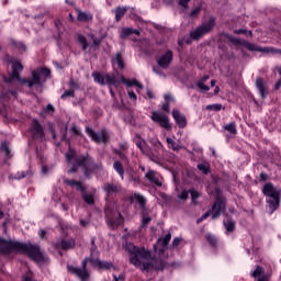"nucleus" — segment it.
Returning a JSON list of instances; mask_svg holds the SVG:
<instances>
[{"mask_svg": "<svg viewBox=\"0 0 281 281\" xmlns=\"http://www.w3.org/2000/svg\"><path fill=\"white\" fill-rule=\"evenodd\" d=\"M12 69L13 72L11 76L5 79V82H20L21 85H27L29 89H32V87H36L37 89H41L43 85L47 81V78H49V69L47 68H38L36 70L32 71V79H20L19 71H23V65L19 59H12Z\"/></svg>", "mask_w": 281, "mask_h": 281, "instance_id": "1", "label": "nucleus"}, {"mask_svg": "<svg viewBox=\"0 0 281 281\" xmlns=\"http://www.w3.org/2000/svg\"><path fill=\"white\" fill-rule=\"evenodd\" d=\"M0 243L2 247H4L2 250L4 254L5 251H21L31 257L37 265H43V262H45V256H43V252H41V249L37 246L12 240H1Z\"/></svg>", "mask_w": 281, "mask_h": 281, "instance_id": "2", "label": "nucleus"}, {"mask_svg": "<svg viewBox=\"0 0 281 281\" xmlns=\"http://www.w3.org/2000/svg\"><path fill=\"white\" fill-rule=\"evenodd\" d=\"M92 265V267H97V269H113V263L109 261H101V260H95L92 258H86L82 261V268H76L74 266H68V271L70 273H75L78 278H80L81 281H88L89 280V272H87V265Z\"/></svg>", "mask_w": 281, "mask_h": 281, "instance_id": "3", "label": "nucleus"}, {"mask_svg": "<svg viewBox=\"0 0 281 281\" xmlns=\"http://www.w3.org/2000/svg\"><path fill=\"white\" fill-rule=\"evenodd\" d=\"M262 192L266 196V202L268 203V209L270 214H273L278 207H280V189L276 188L271 183H266Z\"/></svg>", "mask_w": 281, "mask_h": 281, "instance_id": "4", "label": "nucleus"}, {"mask_svg": "<svg viewBox=\"0 0 281 281\" xmlns=\"http://www.w3.org/2000/svg\"><path fill=\"white\" fill-rule=\"evenodd\" d=\"M142 262H143V269L150 271V269H164L165 263L161 259H155L153 258V255L146 249L143 248L142 250Z\"/></svg>", "mask_w": 281, "mask_h": 281, "instance_id": "5", "label": "nucleus"}, {"mask_svg": "<svg viewBox=\"0 0 281 281\" xmlns=\"http://www.w3.org/2000/svg\"><path fill=\"white\" fill-rule=\"evenodd\" d=\"M214 18H211L207 22L203 23L198 29L191 31V38H193V41H199V38L205 36V34H210V32L214 30Z\"/></svg>", "mask_w": 281, "mask_h": 281, "instance_id": "6", "label": "nucleus"}, {"mask_svg": "<svg viewBox=\"0 0 281 281\" xmlns=\"http://www.w3.org/2000/svg\"><path fill=\"white\" fill-rule=\"evenodd\" d=\"M225 200L217 199L212 209L198 220V223L205 221L209 216H212V218H218V216L225 212Z\"/></svg>", "mask_w": 281, "mask_h": 281, "instance_id": "7", "label": "nucleus"}, {"mask_svg": "<svg viewBox=\"0 0 281 281\" xmlns=\"http://www.w3.org/2000/svg\"><path fill=\"white\" fill-rule=\"evenodd\" d=\"M130 262L137 269H142V250L133 244L128 245Z\"/></svg>", "mask_w": 281, "mask_h": 281, "instance_id": "8", "label": "nucleus"}, {"mask_svg": "<svg viewBox=\"0 0 281 281\" xmlns=\"http://www.w3.org/2000/svg\"><path fill=\"white\" fill-rule=\"evenodd\" d=\"M151 120L153 122L159 124L161 128H166V131H170V128H172V125L170 124V119L168 117V115L161 112H153Z\"/></svg>", "mask_w": 281, "mask_h": 281, "instance_id": "9", "label": "nucleus"}, {"mask_svg": "<svg viewBox=\"0 0 281 281\" xmlns=\"http://www.w3.org/2000/svg\"><path fill=\"white\" fill-rule=\"evenodd\" d=\"M86 131L89 137H91V139L97 144H104L109 142V133H106V131H101L100 134H95V132L90 127H87Z\"/></svg>", "mask_w": 281, "mask_h": 281, "instance_id": "10", "label": "nucleus"}, {"mask_svg": "<svg viewBox=\"0 0 281 281\" xmlns=\"http://www.w3.org/2000/svg\"><path fill=\"white\" fill-rule=\"evenodd\" d=\"M171 238H172V235L170 233L165 235V237L159 238L157 244L155 245L156 254L161 256V254H164V251L168 249V244L170 243Z\"/></svg>", "mask_w": 281, "mask_h": 281, "instance_id": "11", "label": "nucleus"}, {"mask_svg": "<svg viewBox=\"0 0 281 281\" xmlns=\"http://www.w3.org/2000/svg\"><path fill=\"white\" fill-rule=\"evenodd\" d=\"M92 78L94 79V82H97V85H115L114 76L93 72Z\"/></svg>", "mask_w": 281, "mask_h": 281, "instance_id": "12", "label": "nucleus"}, {"mask_svg": "<svg viewBox=\"0 0 281 281\" xmlns=\"http://www.w3.org/2000/svg\"><path fill=\"white\" fill-rule=\"evenodd\" d=\"M241 45L243 47H246V49H249V52H261L262 54H270L271 52H273V48L259 47L258 45L251 44L247 41H243Z\"/></svg>", "mask_w": 281, "mask_h": 281, "instance_id": "13", "label": "nucleus"}, {"mask_svg": "<svg viewBox=\"0 0 281 281\" xmlns=\"http://www.w3.org/2000/svg\"><path fill=\"white\" fill-rule=\"evenodd\" d=\"M172 117L175 122L178 124L179 128H186V126H188V121L186 120V115L181 114L179 110L172 111Z\"/></svg>", "mask_w": 281, "mask_h": 281, "instance_id": "14", "label": "nucleus"}, {"mask_svg": "<svg viewBox=\"0 0 281 281\" xmlns=\"http://www.w3.org/2000/svg\"><path fill=\"white\" fill-rule=\"evenodd\" d=\"M145 177L146 179H148V181H150V183H154L158 188H161V177L159 176V173L153 170H148Z\"/></svg>", "mask_w": 281, "mask_h": 281, "instance_id": "15", "label": "nucleus"}, {"mask_svg": "<svg viewBox=\"0 0 281 281\" xmlns=\"http://www.w3.org/2000/svg\"><path fill=\"white\" fill-rule=\"evenodd\" d=\"M170 63H172V50H168L165 55L158 58V65L164 69H166Z\"/></svg>", "mask_w": 281, "mask_h": 281, "instance_id": "16", "label": "nucleus"}, {"mask_svg": "<svg viewBox=\"0 0 281 281\" xmlns=\"http://www.w3.org/2000/svg\"><path fill=\"white\" fill-rule=\"evenodd\" d=\"M251 276L258 281H269V276L265 274L262 267L258 266Z\"/></svg>", "mask_w": 281, "mask_h": 281, "instance_id": "17", "label": "nucleus"}, {"mask_svg": "<svg viewBox=\"0 0 281 281\" xmlns=\"http://www.w3.org/2000/svg\"><path fill=\"white\" fill-rule=\"evenodd\" d=\"M58 249H74L76 247V240L74 238L61 239L59 244H56Z\"/></svg>", "mask_w": 281, "mask_h": 281, "instance_id": "18", "label": "nucleus"}, {"mask_svg": "<svg viewBox=\"0 0 281 281\" xmlns=\"http://www.w3.org/2000/svg\"><path fill=\"white\" fill-rule=\"evenodd\" d=\"M256 86L261 98H267V83H265V80H262V78H257Z\"/></svg>", "mask_w": 281, "mask_h": 281, "instance_id": "19", "label": "nucleus"}, {"mask_svg": "<svg viewBox=\"0 0 281 281\" xmlns=\"http://www.w3.org/2000/svg\"><path fill=\"white\" fill-rule=\"evenodd\" d=\"M87 161H89V157L76 158V164L74 165V167L71 169L68 170V172H76V170H78L79 166H82L85 168V166H87Z\"/></svg>", "mask_w": 281, "mask_h": 281, "instance_id": "20", "label": "nucleus"}, {"mask_svg": "<svg viewBox=\"0 0 281 281\" xmlns=\"http://www.w3.org/2000/svg\"><path fill=\"white\" fill-rule=\"evenodd\" d=\"M32 133H34L36 137H43V127H41V124H38L36 120L32 122Z\"/></svg>", "mask_w": 281, "mask_h": 281, "instance_id": "21", "label": "nucleus"}, {"mask_svg": "<svg viewBox=\"0 0 281 281\" xmlns=\"http://www.w3.org/2000/svg\"><path fill=\"white\" fill-rule=\"evenodd\" d=\"M104 192H106V194H115V192H120L121 188L120 186H115V184H104L103 187Z\"/></svg>", "mask_w": 281, "mask_h": 281, "instance_id": "22", "label": "nucleus"}, {"mask_svg": "<svg viewBox=\"0 0 281 281\" xmlns=\"http://www.w3.org/2000/svg\"><path fill=\"white\" fill-rule=\"evenodd\" d=\"M64 183L66 186H70V188H74L75 190H79L80 192L85 191V187L80 182H76L75 180H65Z\"/></svg>", "mask_w": 281, "mask_h": 281, "instance_id": "23", "label": "nucleus"}, {"mask_svg": "<svg viewBox=\"0 0 281 281\" xmlns=\"http://www.w3.org/2000/svg\"><path fill=\"white\" fill-rule=\"evenodd\" d=\"M112 65L116 66L119 69H124V60L122 59V55L116 54L112 58Z\"/></svg>", "mask_w": 281, "mask_h": 281, "instance_id": "24", "label": "nucleus"}, {"mask_svg": "<svg viewBox=\"0 0 281 281\" xmlns=\"http://www.w3.org/2000/svg\"><path fill=\"white\" fill-rule=\"evenodd\" d=\"M133 34H136V36H139V31L133 30V29H123L121 31V38H126V36H133Z\"/></svg>", "mask_w": 281, "mask_h": 281, "instance_id": "25", "label": "nucleus"}, {"mask_svg": "<svg viewBox=\"0 0 281 281\" xmlns=\"http://www.w3.org/2000/svg\"><path fill=\"white\" fill-rule=\"evenodd\" d=\"M165 101H166V103H164L162 110L166 111L167 113H169L170 112V103L175 101V98L172 97V94H165Z\"/></svg>", "mask_w": 281, "mask_h": 281, "instance_id": "26", "label": "nucleus"}, {"mask_svg": "<svg viewBox=\"0 0 281 281\" xmlns=\"http://www.w3.org/2000/svg\"><path fill=\"white\" fill-rule=\"evenodd\" d=\"M167 144L169 148H172L173 150H182L183 146L177 142H175L172 138L167 137Z\"/></svg>", "mask_w": 281, "mask_h": 281, "instance_id": "27", "label": "nucleus"}, {"mask_svg": "<svg viewBox=\"0 0 281 281\" xmlns=\"http://www.w3.org/2000/svg\"><path fill=\"white\" fill-rule=\"evenodd\" d=\"M223 128L224 131H227V133H231V135H236V133H238L235 122H231L229 124L224 125Z\"/></svg>", "mask_w": 281, "mask_h": 281, "instance_id": "28", "label": "nucleus"}, {"mask_svg": "<svg viewBox=\"0 0 281 281\" xmlns=\"http://www.w3.org/2000/svg\"><path fill=\"white\" fill-rule=\"evenodd\" d=\"M224 227L226 228V232H233L236 227V223H234V220L226 218L224 220Z\"/></svg>", "mask_w": 281, "mask_h": 281, "instance_id": "29", "label": "nucleus"}, {"mask_svg": "<svg viewBox=\"0 0 281 281\" xmlns=\"http://www.w3.org/2000/svg\"><path fill=\"white\" fill-rule=\"evenodd\" d=\"M122 223H124V218H122V215H120V213H117L115 220H110L111 227H120Z\"/></svg>", "mask_w": 281, "mask_h": 281, "instance_id": "30", "label": "nucleus"}, {"mask_svg": "<svg viewBox=\"0 0 281 281\" xmlns=\"http://www.w3.org/2000/svg\"><path fill=\"white\" fill-rule=\"evenodd\" d=\"M128 9L126 8H117L115 9L114 13H115V20L116 21H121L122 20V16H124V14H126V11Z\"/></svg>", "mask_w": 281, "mask_h": 281, "instance_id": "31", "label": "nucleus"}, {"mask_svg": "<svg viewBox=\"0 0 281 281\" xmlns=\"http://www.w3.org/2000/svg\"><path fill=\"white\" fill-rule=\"evenodd\" d=\"M77 19L78 21H91L93 16L90 13L78 12Z\"/></svg>", "mask_w": 281, "mask_h": 281, "instance_id": "32", "label": "nucleus"}, {"mask_svg": "<svg viewBox=\"0 0 281 281\" xmlns=\"http://www.w3.org/2000/svg\"><path fill=\"white\" fill-rule=\"evenodd\" d=\"M113 168L120 175L121 179H124V169L122 168V164H120V161H115Z\"/></svg>", "mask_w": 281, "mask_h": 281, "instance_id": "33", "label": "nucleus"}, {"mask_svg": "<svg viewBox=\"0 0 281 281\" xmlns=\"http://www.w3.org/2000/svg\"><path fill=\"white\" fill-rule=\"evenodd\" d=\"M121 80L123 85H126V87H137V80L135 79H126L124 77H121Z\"/></svg>", "mask_w": 281, "mask_h": 281, "instance_id": "34", "label": "nucleus"}, {"mask_svg": "<svg viewBox=\"0 0 281 281\" xmlns=\"http://www.w3.org/2000/svg\"><path fill=\"white\" fill-rule=\"evenodd\" d=\"M78 43L81 45L82 49H87L89 47V44H87V38L82 35H79L77 37Z\"/></svg>", "mask_w": 281, "mask_h": 281, "instance_id": "35", "label": "nucleus"}, {"mask_svg": "<svg viewBox=\"0 0 281 281\" xmlns=\"http://www.w3.org/2000/svg\"><path fill=\"white\" fill-rule=\"evenodd\" d=\"M199 170H201V172H203L204 175H207V172L210 171V165L207 162H203V164H199L198 165Z\"/></svg>", "mask_w": 281, "mask_h": 281, "instance_id": "36", "label": "nucleus"}, {"mask_svg": "<svg viewBox=\"0 0 281 281\" xmlns=\"http://www.w3.org/2000/svg\"><path fill=\"white\" fill-rule=\"evenodd\" d=\"M206 239L210 243V245H212L213 247H216V244L218 243V240L216 239V237L214 235L207 234Z\"/></svg>", "mask_w": 281, "mask_h": 281, "instance_id": "37", "label": "nucleus"}, {"mask_svg": "<svg viewBox=\"0 0 281 281\" xmlns=\"http://www.w3.org/2000/svg\"><path fill=\"white\" fill-rule=\"evenodd\" d=\"M0 153H3L5 157H10V148L8 147V144L3 143L0 146Z\"/></svg>", "mask_w": 281, "mask_h": 281, "instance_id": "38", "label": "nucleus"}, {"mask_svg": "<svg viewBox=\"0 0 281 281\" xmlns=\"http://www.w3.org/2000/svg\"><path fill=\"white\" fill-rule=\"evenodd\" d=\"M76 157V151L74 149H69L66 154V160L68 164H71V160Z\"/></svg>", "mask_w": 281, "mask_h": 281, "instance_id": "39", "label": "nucleus"}, {"mask_svg": "<svg viewBox=\"0 0 281 281\" xmlns=\"http://www.w3.org/2000/svg\"><path fill=\"white\" fill-rule=\"evenodd\" d=\"M190 194H191L193 203H196V199H199V196H201V193H199V191H196L194 189L190 190Z\"/></svg>", "mask_w": 281, "mask_h": 281, "instance_id": "40", "label": "nucleus"}, {"mask_svg": "<svg viewBox=\"0 0 281 281\" xmlns=\"http://www.w3.org/2000/svg\"><path fill=\"white\" fill-rule=\"evenodd\" d=\"M83 201L88 203V205H93V195L91 194H83Z\"/></svg>", "mask_w": 281, "mask_h": 281, "instance_id": "41", "label": "nucleus"}, {"mask_svg": "<svg viewBox=\"0 0 281 281\" xmlns=\"http://www.w3.org/2000/svg\"><path fill=\"white\" fill-rule=\"evenodd\" d=\"M206 109L209 111H221V109H223V105L222 104H211V105H207Z\"/></svg>", "mask_w": 281, "mask_h": 281, "instance_id": "42", "label": "nucleus"}, {"mask_svg": "<svg viewBox=\"0 0 281 281\" xmlns=\"http://www.w3.org/2000/svg\"><path fill=\"white\" fill-rule=\"evenodd\" d=\"M132 203H138V205H142V195L139 193H135L132 198Z\"/></svg>", "mask_w": 281, "mask_h": 281, "instance_id": "43", "label": "nucleus"}, {"mask_svg": "<svg viewBox=\"0 0 281 281\" xmlns=\"http://www.w3.org/2000/svg\"><path fill=\"white\" fill-rule=\"evenodd\" d=\"M201 10H202L201 7H198V8L193 9V10L191 11V13H190V16H191L192 19L199 16V14L201 13Z\"/></svg>", "mask_w": 281, "mask_h": 281, "instance_id": "44", "label": "nucleus"}, {"mask_svg": "<svg viewBox=\"0 0 281 281\" xmlns=\"http://www.w3.org/2000/svg\"><path fill=\"white\" fill-rule=\"evenodd\" d=\"M13 45H14V47H15L16 49H19L20 53L25 52V46L23 45V43H21V42H18V43L14 42Z\"/></svg>", "mask_w": 281, "mask_h": 281, "instance_id": "45", "label": "nucleus"}, {"mask_svg": "<svg viewBox=\"0 0 281 281\" xmlns=\"http://www.w3.org/2000/svg\"><path fill=\"white\" fill-rule=\"evenodd\" d=\"M189 3H190V0H178V4L181 5L183 10H188Z\"/></svg>", "mask_w": 281, "mask_h": 281, "instance_id": "46", "label": "nucleus"}, {"mask_svg": "<svg viewBox=\"0 0 281 281\" xmlns=\"http://www.w3.org/2000/svg\"><path fill=\"white\" fill-rule=\"evenodd\" d=\"M198 87H199L200 91H210V87L205 86V82H203V81H199Z\"/></svg>", "mask_w": 281, "mask_h": 281, "instance_id": "47", "label": "nucleus"}, {"mask_svg": "<svg viewBox=\"0 0 281 281\" xmlns=\"http://www.w3.org/2000/svg\"><path fill=\"white\" fill-rule=\"evenodd\" d=\"M65 98H74V90H67L61 94V99L65 100Z\"/></svg>", "mask_w": 281, "mask_h": 281, "instance_id": "48", "label": "nucleus"}, {"mask_svg": "<svg viewBox=\"0 0 281 281\" xmlns=\"http://www.w3.org/2000/svg\"><path fill=\"white\" fill-rule=\"evenodd\" d=\"M134 142L138 148H142V138H140L139 134H135Z\"/></svg>", "mask_w": 281, "mask_h": 281, "instance_id": "49", "label": "nucleus"}, {"mask_svg": "<svg viewBox=\"0 0 281 281\" xmlns=\"http://www.w3.org/2000/svg\"><path fill=\"white\" fill-rule=\"evenodd\" d=\"M188 194H189V192L183 190L181 193L178 194V199H181L182 201H187Z\"/></svg>", "mask_w": 281, "mask_h": 281, "instance_id": "50", "label": "nucleus"}, {"mask_svg": "<svg viewBox=\"0 0 281 281\" xmlns=\"http://www.w3.org/2000/svg\"><path fill=\"white\" fill-rule=\"evenodd\" d=\"M128 98H131L133 100V102H135V100H137V94H135V92L128 90Z\"/></svg>", "mask_w": 281, "mask_h": 281, "instance_id": "51", "label": "nucleus"}, {"mask_svg": "<svg viewBox=\"0 0 281 281\" xmlns=\"http://www.w3.org/2000/svg\"><path fill=\"white\" fill-rule=\"evenodd\" d=\"M180 244H181L180 238H175L173 241H172L173 247H179Z\"/></svg>", "mask_w": 281, "mask_h": 281, "instance_id": "52", "label": "nucleus"}, {"mask_svg": "<svg viewBox=\"0 0 281 281\" xmlns=\"http://www.w3.org/2000/svg\"><path fill=\"white\" fill-rule=\"evenodd\" d=\"M147 95L150 100H153V98H155V94L153 93V91L150 89H147Z\"/></svg>", "mask_w": 281, "mask_h": 281, "instance_id": "53", "label": "nucleus"}, {"mask_svg": "<svg viewBox=\"0 0 281 281\" xmlns=\"http://www.w3.org/2000/svg\"><path fill=\"white\" fill-rule=\"evenodd\" d=\"M45 234H46V232L45 231H40L38 232V236H40V238H45Z\"/></svg>", "mask_w": 281, "mask_h": 281, "instance_id": "54", "label": "nucleus"}, {"mask_svg": "<svg viewBox=\"0 0 281 281\" xmlns=\"http://www.w3.org/2000/svg\"><path fill=\"white\" fill-rule=\"evenodd\" d=\"M132 182H133L134 186H139V180H137L135 178L132 179Z\"/></svg>", "mask_w": 281, "mask_h": 281, "instance_id": "55", "label": "nucleus"}, {"mask_svg": "<svg viewBox=\"0 0 281 281\" xmlns=\"http://www.w3.org/2000/svg\"><path fill=\"white\" fill-rule=\"evenodd\" d=\"M46 111H54V106H53L52 104H48V105L46 106Z\"/></svg>", "mask_w": 281, "mask_h": 281, "instance_id": "56", "label": "nucleus"}, {"mask_svg": "<svg viewBox=\"0 0 281 281\" xmlns=\"http://www.w3.org/2000/svg\"><path fill=\"white\" fill-rule=\"evenodd\" d=\"M143 223H144V225H148V223H150V217L145 218V220L143 221Z\"/></svg>", "mask_w": 281, "mask_h": 281, "instance_id": "57", "label": "nucleus"}, {"mask_svg": "<svg viewBox=\"0 0 281 281\" xmlns=\"http://www.w3.org/2000/svg\"><path fill=\"white\" fill-rule=\"evenodd\" d=\"M280 87H281V79L276 83V89L278 90L280 89Z\"/></svg>", "mask_w": 281, "mask_h": 281, "instance_id": "58", "label": "nucleus"}, {"mask_svg": "<svg viewBox=\"0 0 281 281\" xmlns=\"http://www.w3.org/2000/svg\"><path fill=\"white\" fill-rule=\"evenodd\" d=\"M42 172H43V175H47V167H43Z\"/></svg>", "mask_w": 281, "mask_h": 281, "instance_id": "59", "label": "nucleus"}, {"mask_svg": "<svg viewBox=\"0 0 281 281\" xmlns=\"http://www.w3.org/2000/svg\"><path fill=\"white\" fill-rule=\"evenodd\" d=\"M100 44V40H93V45H99Z\"/></svg>", "mask_w": 281, "mask_h": 281, "instance_id": "60", "label": "nucleus"}, {"mask_svg": "<svg viewBox=\"0 0 281 281\" xmlns=\"http://www.w3.org/2000/svg\"><path fill=\"white\" fill-rule=\"evenodd\" d=\"M218 91H221V89L218 88V86H216L214 89V93H218Z\"/></svg>", "mask_w": 281, "mask_h": 281, "instance_id": "61", "label": "nucleus"}, {"mask_svg": "<svg viewBox=\"0 0 281 281\" xmlns=\"http://www.w3.org/2000/svg\"><path fill=\"white\" fill-rule=\"evenodd\" d=\"M216 85V80H211V87H214Z\"/></svg>", "mask_w": 281, "mask_h": 281, "instance_id": "62", "label": "nucleus"}, {"mask_svg": "<svg viewBox=\"0 0 281 281\" xmlns=\"http://www.w3.org/2000/svg\"><path fill=\"white\" fill-rule=\"evenodd\" d=\"M210 77H204L202 80H201V82H205V80H207Z\"/></svg>", "mask_w": 281, "mask_h": 281, "instance_id": "63", "label": "nucleus"}, {"mask_svg": "<svg viewBox=\"0 0 281 281\" xmlns=\"http://www.w3.org/2000/svg\"><path fill=\"white\" fill-rule=\"evenodd\" d=\"M24 281H32V279L24 277Z\"/></svg>", "mask_w": 281, "mask_h": 281, "instance_id": "64", "label": "nucleus"}]
</instances>
